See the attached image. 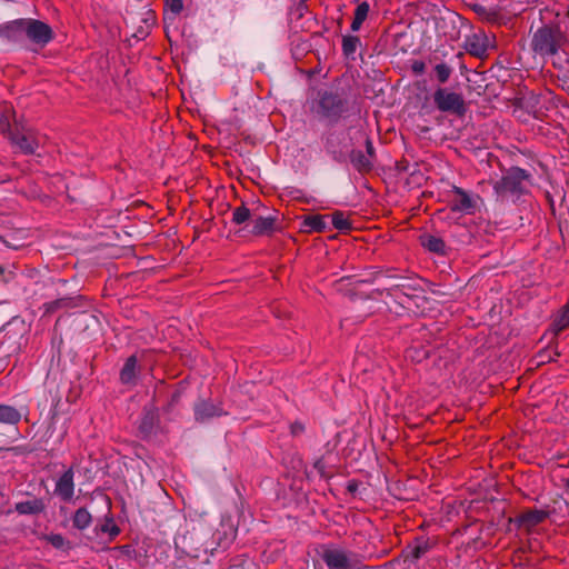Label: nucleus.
<instances>
[{"instance_id":"4be33fe9","label":"nucleus","mask_w":569,"mask_h":569,"mask_svg":"<svg viewBox=\"0 0 569 569\" xmlns=\"http://www.w3.org/2000/svg\"><path fill=\"white\" fill-rule=\"evenodd\" d=\"M22 413L13 406L0 403V423L17 425Z\"/></svg>"},{"instance_id":"c9c22d12","label":"nucleus","mask_w":569,"mask_h":569,"mask_svg":"<svg viewBox=\"0 0 569 569\" xmlns=\"http://www.w3.org/2000/svg\"><path fill=\"white\" fill-rule=\"evenodd\" d=\"M146 16H147V17H144V22H148V21H150V20H151L152 22H154V17H153V14H152V12H151V11H148V12L146 13Z\"/></svg>"},{"instance_id":"f8f14e48","label":"nucleus","mask_w":569,"mask_h":569,"mask_svg":"<svg viewBox=\"0 0 569 569\" xmlns=\"http://www.w3.org/2000/svg\"><path fill=\"white\" fill-rule=\"evenodd\" d=\"M222 415H226L222 408L210 401L201 400L194 406V417L196 420L200 422Z\"/></svg>"},{"instance_id":"f257e3e1","label":"nucleus","mask_w":569,"mask_h":569,"mask_svg":"<svg viewBox=\"0 0 569 569\" xmlns=\"http://www.w3.org/2000/svg\"><path fill=\"white\" fill-rule=\"evenodd\" d=\"M307 104L315 119L329 124L337 123L348 110V100L338 90H318Z\"/></svg>"},{"instance_id":"c756f323","label":"nucleus","mask_w":569,"mask_h":569,"mask_svg":"<svg viewBox=\"0 0 569 569\" xmlns=\"http://www.w3.org/2000/svg\"><path fill=\"white\" fill-rule=\"evenodd\" d=\"M166 7L174 14H178L183 9V1L182 0H167Z\"/></svg>"},{"instance_id":"0eeeda50","label":"nucleus","mask_w":569,"mask_h":569,"mask_svg":"<svg viewBox=\"0 0 569 569\" xmlns=\"http://www.w3.org/2000/svg\"><path fill=\"white\" fill-rule=\"evenodd\" d=\"M26 38L31 42L44 47L53 39V31L49 24L36 19H24Z\"/></svg>"},{"instance_id":"2f4dec72","label":"nucleus","mask_w":569,"mask_h":569,"mask_svg":"<svg viewBox=\"0 0 569 569\" xmlns=\"http://www.w3.org/2000/svg\"><path fill=\"white\" fill-rule=\"evenodd\" d=\"M290 431L292 436H299L305 431V426L296 421L290 426Z\"/></svg>"},{"instance_id":"5701e85b","label":"nucleus","mask_w":569,"mask_h":569,"mask_svg":"<svg viewBox=\"0 0 569 569\" xmlns=\"http://www.w3.org/2000/svg\"><path fill=\"white\" fill-rule=\"evenodd\" d=\"M369 11H370V6L367 1H363L357 6V8L355 10L353 20L351 23L352 31H358L361 28L363 21L367 19V17L369 14Z\"/></svg>"},{"instance_id":"39448f33","label":"nucleus","mask_w":569,"mask_h":569,"mask_svg":"<svg viewBox=\"0 0 569 569\" xmlns=\"http://www.w3.org/2000/svg\"><path fill=\"white\" fill-rule=\"evenodd\" d=\"M433 101L437 108L442 112H450L461 117L467 111L463 97L460 93L450 92L443 88L436 90Z\"/></svg>"},{"instance_id":"a878e982","label":"nucleus","mask_w":569,"mask_h":569,"mask_svg":"<svg viewBox=\"0 0 569 569\" xmlns=\"http://www.w3.org/2000/svg\"><path fill=\"white\" fill-rule=\"evenodd\" d=\"M359 44L360 39L356 36H345L342 38V51L346 56L353 54Z\"/></svg>"},{"instance_id":"f03ea898","label":"nucleus","mask_w":569,"mask_h":569,"mask_svg":"<svg viewBox=\"0 0 569 569\" xmlns=\"http://www.w3.org/2000/svg\"><path fill=\"white\" fill-rule=\"evenodd\" d=\"M531 174L519 167L509 168L503 176L493 182L495 193L500 199L508 197L519 198L529 192Z\"/></svg>"},{"instance_id":"393cba45","label":"nucleus","mask_w":569,"mask_h":569,"mask_svg":"<svg viewBox=\"0 0 569 569\" xmlns=\"http://www.w3.org/2000/svg\"><path fill=\"white\" fill-rule=\"evenodd\" d=\"M332 226L339 231H349L351 229V222L342 211H335L331 216Z\"/></svg>"},{"instance_id":"f704fd0d","label":"nucleus","mask_w":569,"mask_h":569,"mask_svg":"<svg viewBox=\"0 0 569 569\" xmlns=\"http://www.w3.org/2000/svg\"><path fill=\"white\" fill-rule=\"evenodd\" d=\"M366 148H367V156H370V159L372 160V157L375 154L373 152V146H372V142L370 140H367L366 141Z\"/></svg>"},{"instance_id":"7ed1b4c3","label":"nucleus","mask_w":569,"mask_h":569,"mask_svg":"<svg viewBox=\"0 0 569 569\" xmlns=\"http://www.w3.org/2000/svg\"><path fill=\"white\" fill-rule=\"evenodd\" d=\"M320 557L327 565L328 569L363 568V559L359 553L333 545L322 546Z\"/></svg>"},{"instance_id":"4468645a","label":"nucleus","mask_w":569,"mask_h":569,"mask_svg":"<svg viewBox=\"0 0 569 569\" xmlns=\"http://www.w3.org/2000/svg\"><path fill=\"white\" fill-rule=\"evenodd\" d=\"M46 503L40 498H33L27 501H20L14 505V510L19 515H38L43 512Z\"/></svg>"},{"instance_id":"473e14b6","label":"nucleus","mask_w":569,"mask_h":569,"mask_svg":"<svg viewBox=\"0 0 569 569\" xmlns=\"http://www.w3.org/2000/svg\"><path fill=\"white\" fill-rule=\"evenodd\" d=\"M412 71L416 73V74H422L425 72V69H426V64L423 61H420V60H416L413 63H412Z\"/></svg>"},{"instance_id":"a211bd4d","label":"nucleus","mask_w":569,"mask_h":569,"mask_svg":"<svg viewBox=\"0 0 569 569\" xmlns=\"http://www.w3.org/2000/svg\"><path fill=\"white\" fill-rule=\"evenodd\" d=\"M546 518V511L530 510L517 517L516 521L520 527L531 528L541 523Z\"/></svg>"},{"instance_id":"6e6552de","label":"nucleus","mask_w":569,"mask_h":569,"mask_svg":"<svg viewBox=\"0 0 569 569\" xmlns=\"http://www.w3.org/2000/svg\"><path fill=\"white\" fill-rule=\"evenodd\" d=\"M24 19H16L0 24V40L18 43L26 39Z\"/></svg>"},{"instance_id":"2eb2a0df","label":"nucleus","mask_w":569,"mask_h":569,"mask_svg":"<svg viewBox=\"0 0 569 569\" xmlns=\"http://www.w3.org/2000/svg\"><path fill=\"white\" fill-rule=\"evenodd\" d=\"M327 218L329 216L313 214L305 217L303 230L306 232H325L328 229Z\"/></svg>"},{"instance_id":"ddd939ff","label":"nucleus","mask_w":569,"mask_h":569,"mask_svg":"<svg viewBox=\"0 0 569 569\" xmlns=\"http://www.w3.org/2000/svg\"><path fill=\"white\" fill-rule=\"evenodd\" d=\"M277 214L258 216L253 219L252 233L256 236L271 234L276 230Z\"/></svg>"},{"instance_id":"412c9836","label":"nucleus","mask_w":569,"mask_h":569,"mask_svg":"<svg viewBox=\"0 0 569 569\" xmlns=\"http://www.w3.org/2000/svg\"><path fill=\"white\" fill-rule=\"evenodd\" d=\"M350 161L359 172H368L372 168V160L361 150H353L350 153Z\"/></svg>"},{"instance_id":"bb28decb","label":"nucleus","mask_w":569,"mask_h":569,"mask_svg":"<svg viewBox=\"0 0 569 569\" xmlns=\"http://www.w3.org/2000/svg\"><path fill=\"white\" fill-rule=\"evenodd\" d=\"M251 217V212L249 208L246 206H240L233 209L232 211V222L236 224H242L248 221Z\"/></svg>"},{"instance_id":"72a5a7b5","label":"nucleus","mask_w":569,"mask_h":569,"mask_svg":"<svg viewBox=\"0 0 569 569\" xmlns=\"http://www.w3.org/2000/svg\"><path fill=\"white\" fill-rule=\"evenodd\" d=\"M50 541H51V543H52L54 547H58V548H59V547H62V545H63V538H62V536H60V535H53V536H51Z\"/></svg>"},{"instance_id":"6ab92c4d","label":"nucleus","mask_w":569,"mask_h":569,"mask_svg":"<svg viewBox=\"0 0 569 569\" xmlns=\"http://www.w3.org/2000/svg\"><path fill=\"white\" fill-rule=\"evenodd\" d=\"M466 49L473 57L485 56L488 50L487 37L475 34L467 40Z\"/></svg>"},{"instance_id":"20e7f679","label":"nucleus","mask_w":569,"mask_h":569,"mask_svg":"<svg viewBox=\"0 0 569 569\" xmlns=\"http://www.w3.org/2000/svg\"><path fill=\"white\" fill-rule=\"evenodd\" d=\"M562 42L563 36L558 28L543 27L533 34L531 46L540 56H555Z\"/></svg>"},{"instance_id":"cd10ccee","label":"nucleus","mask_w":569,"mask_h":569,"mask_svg":"<svg viewBox=\"0 0 569 569\" xmlns=\"http://www.w3.org/2000/svg\"><path fill=\"white\" fill-rule=\"evenodd\" d=\"M435 73L440 83H446L452 73V69L447 63H438L435 67Z\"/></svg>"},{"instance_id":"7c9ffc66","label":"nucleus","mask_w":569,"mask_h":569,"mask_svg":"<svg viewBox=\"0 0 569 569\" xmlns=\"http://www.w3.org/2000/svg\"><path fill=\"white\" fill-rule=\"evenodd\" d=\"M427 550H428L427 542L418 543L417 546H415V548L412 550V556L416 559H419L422 555H425L427 552Z\"/></svg>"},{"instance_id":"e433bc0d","label":"nucleus","mask_w":569,"mask_h":569,"mask_svg":"<svg viewBox=\"0 0 569 569\" xmlns=\"http://www.w3.org/2000/svg\"><path fill=\"white\" fill-rule=\"evenodd\" d=\"M565 486L569 489V477L565 480Z\"/></svg>"},{"instance_id":"9d476101","label":"nucleus","mask_w":569,"mask_h":569,"mask_svg":"<svg viewBox=\"0 0 569 569\" xmlns=\"http://www.w3.org/2000/svg\"><path fill=\"white\" fill-rule=\"evenodd\" d=\"M452 193L451 209L453 211L471 212L475 209V200L463 189L455 186L452 188Z\"/></svg>"},{"instance_id":"aec40b11","label":"nucleus","mask_w":569,"mask_h":569,"mask_svg":"<svg viewBox=\"0 0 569 569\" xmlns=\"http://www.w3.org/2000/svg\"><path fill=\"white\" fill-rule=\"evenodd\" d=\"M569 328V301L555 316L550 330L555 336Z\"/></svg>"},{"instance_id":"1a4fd4ad","label":"nucleus","mask_w":569,"mask_h":569,"mask_svg":"<svg viewBox=\"0 0 569 569\" xmlns=\"http://www.w3.org/2000/svg\"><path fill=\"white\" fill-rule=\"evenodd\" d=\"M54 491L60 497V499L66 502L70 501L73 498L74 482L72 469H68L61 475V477L58 479L56 483Z\"/></svg>"},{"instance_id":"423d86ee","label":"nucleus","mask_w":569,"mask_h":569,"mask_svg":"<svg viewBox=\"0 0 569 569\" xmlns=\"http://www.w3.org/2000/svg\"><path fill=\"white\" fill-rule=\"evenodd\" d=\"M11 141L22 153L33 154L44 144L46 137L31 128H23L11 133Z\"/></svg>"},{"instance_id":"dca6fc26","label":"nucleus","mask_w":569,"mask_h":569,"mask_svg":"<svg viewBox=\"0 0 569 569\" xmlns=\"http://www.w3.org/2000/svg\"><path fill=\"white\" fill-rule=\"evenodd\" d=\"M138 359L136 355L130 356L124 362L120 372V380L123 385H133L137 379Z\"/></svg>"},{"instance_id":"4c0bfd02","label":"nucleus","mask_w":569,"mask_h":569,"mask_svg":"<svg viewBox=\"0 0 569 569\" xmlns=\"http://www.w3.org/2000/svg\"><path fill=\"white\" fill-rule=\"evenodd\" d=\"M319 466H320V461L316 462L315 467L319 468Z\"/></svg>"},{"instance_id":"c85d7f7f","label":"nucleus","mask_w":569,"mask_h":569,"mask_svg":"<svg viewBox=\"0 0 569 569\" xmlns=\"http://www.w3.org/2000/svg\"><path fill=\"white\" fill-rule=\"evenodd\" d=\"M99 531L107 533L110 539L119 535L120 530L112 519H106V521L99 527Z\"/></svg>"},{"instance_id":"f3484780","label":"nucleus","mask_w":569,"mask_h":569,"mask_svg":"<svg viewBox=\"0 0 569 569\" xmlns=\"http://www.w3.org/2000/svg\"><path fill=\"white\" fill-rule=\"evenodd\" d=\"M420 240L421 244L430 252L442 256L447 253V246L440 237L427 233L421 236Z\"/></svg>"},{"instance_id":"9b49d317","label":"nucleus","mask_w":569,"mask_h":569,"mask_svg":"<svg viewBox=\"0 0 569 569\" xmlns=\"http://www.w3.org/2000/svg\"><path fill=\"white\" fill-rule=\"evenodd\" d=\"M20 342L17 335L0 333V372L3 370L4 360L18 352Z\"/></svg>"},{"instance_id":"b1692460","label":"nucleus","mask_w":569,"mask_h":569,"mask_svg":"<svg viewBox=\"0 0 569 569\" xmlns=\"http://www.w3.org/2000/svg\"><path fill=\"white\" fill-rule=\"evenodd\" d=\"M91 520L90 512L84 508H80L74 512L72 523L77 529L84 530L90 526Z\"/></svg>"}]
</instances>
